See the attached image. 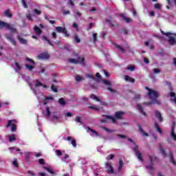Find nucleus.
Segmentation results:
<instances>
[{"instance_id": "obj_1", "label": "nucleus", "mask_w": 176, "mask_h": 176, "mask_svg": "<svg viewBox=\"0 0 176 176\" xmlns=\"http://www.w3.org/2000/svg\"><path fill=\"white\" fill-rule=\"evenodd\" d=\"M3 27H5L6 30H8V31H10V32H17L16 28H13V26L8 23L0 21V28H3Z\"/></svg>"}, {"instance_id": "obj_2", "label": "nucleus", "mask_w": 176, "mask_h": 176, "mask_svg": "<svg viewBox=\"0 0 176 176\" xmlns=\"http://www.w3.org/2000/svg\"><path fill=\"white\" fill-rule=\"evenodd\" d=\"M17 120H10L8 121V124L6 125L7 129H9L12 126L11 131L14 133V131H17Z\"/></svg>"}, {"instance_id": "obj_3", "label": "nucleus", "mask_w": 176, "mask_h": 176, "mask_svg": "<svg viewBox=\"0 0 176 176\" xmlns=\"http://www.w3.org/2000/svg\"><path fill=\"white\" fill-rule=\"evenodd\" d=\"M133 152L135 156L138 157V160H140V162H144L142 153H141V151H140V147L138 146V145L135 146V147L133 148Z\"/></svg>"}, {"instance_id": "obj_4", "label": "nucleus", "mask_w": 176, "mask_h": 176, "mask_svg": "<svg viewBox=\"0 0 176 176\" xmlns=\"http://www.w3.org/2000/svg\"><path fill=\"white\" fill-rule=\"evenodd\" d=\"M146 90H148V96L149 98H153V96H155V98H159V93L153 89H150L148 87H145Z\"/></svg>"}, {"instance_id": "obj_5", "label": "nucleus", "mask_w": 176, "mask_h": 176, "mask_svg": "<svg viewBox=\"0 0 176 176\" xmlns=\"http://www.w3.org/2000/svg\"><path fill=\"white\" fill-rule=\"evenodd\" d=\"M152 101L150 102H145L143 103V105H152V104H157V105H160V102L157 100V98H155V96H153V98H150Z\"/></svg>"}, {"instance_id": "obj_6", "label": "nucleus", "mask_w": 176, "mask_h": 176, "mask_svg": "<svg viewBox=\"0 0 176 176\" xmlns=\"http://www.w3.org/2000/svg\"><path fill=\"white\" fill-rule=\"evenodd\" d=\"M87 78H89V79H92V80H96V82H100V80L101 79V75L100 74V73H96V77H94V75L92 74H87Z\"/></svg>"}, {"instance_id": "obj_7", "label": "nucleus", "mask_w": 176, "mask_h": 176, "mask_svg": "<svg viewBox=\"0 0 176 176\" xmlns=\"http://www.w3.org/2000/svg\"><path fill=\"white\" fill-rule=\"evenodd\" d=\"M5 38L7 41H9L14 46H16L17 44L14 38H13V34H6Z\"/></svg>"}, {"instance_id": "obj_8", "label": "nucleus", "mask_w": 176, "mask_h": 176, "mask_svg": "<svg viewBox=\"0 0 176 176\" xmlns=\"http://www.w3.org/2000/svg\"><path fill=\"white\" fill-rule=\"evenodd\" d=\"M38 58L39 60H49L50 55L47 52H43L38 55Z\"/></svg>"}, {"instance_id": "obj_9", "label": "nucleus", "mask_w": 176, "mask_h": 176, "mask_svg": "<svg viewBox=\"0 0 176 176\" xmlns=\"http://www.w3.org/2000/svg\"><path fill=\"white\" fill-rule=\"evenodd\" d=\"M148 159L150 160L151 162V165L147 166L146 168L147 170H149L150 171H152L153 170V160L154 159H157L156 157H152L151 155H148Z\"/></svg>"}, {"instance_id": "obj_10", "label": "nucleus", "mask_w": 176, "mask_h": 176, "mask_svg": "<svg viewBox=\"0 0 176 176\" xmlns=\"http://www.w3.org/2000/svg\"><path fill=\"white\" fill-rule=\"evenodd\" d=\"M170 137H171L172 140H174L175 141H176L175 122H173V126L171 127Z\"/></svg>"}, {"instance_id": "obj_11", "label": "nucleus", "mask_w": 176, "mask_h": 176, "mask_svg": "<svg viewBox=\"0 0 176 176\" xmlns=\"http://www.w3.org/2000/svg\"><path fill=\"white\" fill-rule=\"evenodd\" d=\"M73 57H77V62L78 64H82V63H85V57H80V56H79V54L78 53H74L73 54Z\"/></svg>"}, {"instance_id": "obj_12", "label": "nucleus", "mask_w": 176, "mask_h": 176, "mask_svg": "<svg viewBox=\"0 0 176 176\" xmlns=\"http://www.w3.org/2000/svg\"><path fill=\"white\" fill-rule=\"evenodd\" d=\"M106 168L108 169L107 170L108 174H115V170H113V168L112 167V165L109 162H107L106 164Z\"/></svg>"}, {"instance_id": "obj_13", "label": "nucleus", "mask_w": 176, "mask_h": 176, "mask_svg": "<svg viewBox=\"0 0 176 176\" xmlns=\"http://www.w3.org/2000/svg\"><path fill=\"white\" fill-rule=\"evenodd\" d=\"M123 115H124V112L123 111H116L115 113V118L116 119L122 120L123 119Z\"/></svg>"}, {"instance_id": "obj_14", "label": "nucleus", "mask_w": 176, "mask_h": 176, "mask_svg": "<svg viewBox=\"0 0 176 176\" xmlns=\"http://www.w3.org/2000/svg\"><path fill=\"white\" fill-rule=\"evenodd\" d=\"M155 118L158 119L159 122H163V117L162 116V113L159 111H155Z\"/></svg>"}, {"instance_id": "obj_15", "label": "nucleus", "mask_w": 176, "mask_h": 176, "mask_svg": "<svg viewBox=\"0 0 176 176\" xmlns=\"http://www.w3.org/2000/svg\"><path fill=\"white\" fill-rule=\"evenodd\" d=\"M138 127L139 129V131L142 134L144 137H148L149 134H148L146 132L144 131V129H142V127H141V125H138Z\"/></svg>"}, {"instance_id": "obj_16", "label": "nucleus", "mask_w": 176, "mask_h": 176, "mask_svg": "<svg viewBox=\"0 0 176 176\" xmlns=\"http://www.w3.org/2000/svg\"><path fill=\"white\" fill-rule=\"evenodd\" d=\"M137 108L139 110V112H140V113H142L143 116H146V113L144 111V109L142 108V106H141V104H138Z\"/></svg>"}, {"instance_id": "obj_17", "label": "nucleus", "mask_w": 176, "mask_h": 176, "mask_svg": "<svg viewBox=\"0 0 176 176\" xmlns=\"http://www.w3.org/2000/svg\"><path fill=\"white\" fill-rule=\"evenodd\" d=\"M34 31L36 35H41V34H42V30L36 25L34 27Z\"/></svg>"}, {"instance_id": "obj_18", "label": "nucleus", "mask_w": 176, "mask_h": 176, "mask_svg": "<svg viewBox=\"0 0 176 176\" xmlns=\"http://www.w3.org/2000/svg\"><path fill=\"white\" fill-rule=\"evenodd\" d=\"M3 15L6 16V17H9L10 19L13 17V14L10 13V10L8 9L3 12Z\"/></svg>"}, {"instance_id": "obj_19", "label": "nucleus", "mask_w": 176, "mask_h": 176, "mask_svg": "<svg viewBox=\"0 0 176 176\" xmlns=\"http://www.w3.org/2000/svg\"><path fill=\"white\" fill-rule=\"evenodd\" d=\"M159 148L162 156H164V157L165 156H167V153H166V151H164V148H163V146H162V143L159 144Z\"/></svg>"}, {"instance_id": "obj_20", "label": "nucleus", "mask_w": 176, "mask_h": 176, "mask_svg": "<svg viewBox=\"0 0 176 176\" xmlns=\"http://www.w3.org/2000/svg\"><path fill=\"white\" fill-rule=\"evenodd\" d=\"M17 39L18 41H19L20 43H21L22 45H27V43H28V41L23 38H21V36H17Z\"/></svg>"}, {"instance_id": "obj_21", "label": "nucleus", "mask_w": 176, "mask_h": 176, "mask_svg": "<svg viewBox=\"0 0 176 176\" xmlns=\"http://www.w3.org/2000/svg\"><path fill=\"white\" fill-rule=\"evenodd\" d=\"M87 131H91V133H92V134H95V135L96 137L100 136V134L98 133V132H97L95 130H94L93 129L90 128V126H87Z\"/></svg>"}, {"instance_id": "obj_22", "label": "nucleus", "mask_w": 176, "mask_h": 176, "mask_svg": "<svg viewBox=\"0 0 176 176\" xmlns=\"http://www.w3.org/2000/svg\"><path fill=\"white\" fill-rule=\"evenodd\" d=\"M168 42L169 45H173L175 43H176L175 38L174 36H170Z\"/></svg>"}, {"instance_id": "obj_23", "label": "nucleus", "mask_w": 176, "mask_h": 176, "mask_svg": "<svg viewBox=\"0 0 176 176\" xmlns=\"http://www.w3.org/2000/svg\"><path fill=\"white\" fill-rule=\"evenodd\" d=\"M154 127L156 129L157 133L163 134V131L161 129L160 126H159V124H157V122H155Z\"/></svg>"}, {"instance_id": "obj_24", "label": "nucleus", "mask_w": 176, "mask_h": 176, "mask_svg": "<svg viewBox=\"0 0 176 176\" xmlns=\"http://www.w3.org/2000/svg\"><path fill=\"white\" fill-rule=\"evenodd\" d=\"M65 29H66L65 27L63 28V27L57 26L56 28V32L63 34L65 31Z\"/></svg>"}, {"instance_id": "obj_25", "label": "nucleus", "mask_w": 176, "mask_h": 176, "mask_svg": "<svg viewBox=\"0 0 176 176\" xmlns=\"http://www.w3.org/2000/svg\"><path fill=\"white\" fill-rule=\"evenodd\" d=\"M114 46L116 49H118L120 52H122V53H126V50L122 47V45H119L118 44H114Z\"/></svg>"}, {"instance_id": "obj_26", "label": "nucleus", "mask_w": 176, "mask_h": 176, "mask_svg": "<svg viewBox=\"0 0 176 176\" xmlns=\"http://www.w3.org/2000/svg\"><path fill=\"white\" fill-rule=\"evenodd\" d=\"M124 79L126 82H131V83H134L135 82V79H134L129 76H125Z\"/></svg>"}, {"instance_id": "obj_27", "label": "nucleus", "mask_w": 176, "mask_h": 176, "mask_svg": "<svg viewBox=\"0 0 176 176\" xmlns=\"http://www.w3.org/2000/svg\"><path fill=\"white\" fill-rule=\"evenodd\" d=\"M9 142H13V141H16V135L11 134L8 136Z\"/></svg>"}, {"instance_id": "obj_28", "label": "nucleus", "mask_w": 176, "mask_h": 176, "mask_svg": "<svg viewBox=\"0 0 176 176\" xmlns=\"http://www.w3.org/2000/svg\"><path fill=\"white\" fill-rule=\"evenodd\" d=\"M90 98H91L92 100H95L97 102L101 101V99L97 97V96H96L94 94L90 95Z\"/></svg>"}, {"instance_id": "obj_29", "label": "nucleus", "mask_w": 176, "mask_h": 176, "mask_svg": "<svg viewBox=\"0 0 176 176\" xmlns=\"http://www.w3.org/2000/svg\"><path fill=\"white\" fill-rule=\"evenodd\" d=\"M90 98H91L92 100H95L97 102L101 101V99L97 97V96H96L94 94L90 95Z\"/></svg>"}, {"instance_id": "obj_30", "label": "nucleus", "mask_w": 176, "mask_h": 176, "mask_svg": "<svg viewBox=\"0 0 176 176\" xmlns=\"http://www.w3.org/2000/svg\"><path fill=\"white\" fill-rule=\"evenodd\" d=\"M102 116L103 118H105L101 119V120H100V122L101 123H107V122H108V120H109V118H107L108 116H109L103 115V116Z\"/></svg>"}, {"instance_id": "obj_31", "label": "nucleus", "mask_w": 176, "mask_h": 176, "mask_svg": "<svg viewBox=\"0 0 176 176\" xmlns=\"http://www.w3.org/2000/svg\"><path fill=\"white\" fill-rule=\"evenodd\" d=\"M44 170H46L50 174H52V175H54V171L53 170L50 169V168L47 166H43Z\"/></svg>"}, {"instance_id": "obj_32", "label": "nucleus", "mask_w": 176, "mask_h": 176, "mask_svg": "<svg viewBox=\"0 0 176 176\" xmlns=\"http://www.w3.org/2000/svg\"><path fill=\"white\" fill-rule=\"evenodd\" d=\"M123 160L122 159L119 160V166H118V171H120L122 168H123Z\"/></svg>"}, {"instance_id": "obj_33", "label": "nucleus", "mask_w": 176, "mask_h": 176, "mask_svg": "<svg viewBox=\"0 0 176 176\" xmlns=\"http://www.w3.org/2000/svg\"><path fill=\"white\" fill-rule=\"evenodd\" d=\"M102 130H104V131H107V133H115V130L113 129H109L107 128V126H102Z\"/></svg>"}, {"instance_id": "obj_34", "label": "nucleus", "mask_w": 176, "mask_h": 176, "mask_svg": "<svg viewBox=\"0 0 176 176\" xmlns=\"http://www.w3.org/2000/svg\"><path fill=\"white\" fill-rule=\"evenodd\" d=\"M126 69H127V71H131V72H133V71H135L136 67H135V66H134V65H129L127 67Z\"/></svg>"}, {"instance_id": "obj_35", "label": "nucleus", "mask_w": 176, "mask_h": 176, "mask_svg": "<svg viewBox=\"0 0 176 176\" xmlns=\"http://www.w3.org/2000/svg\"><path fill=\"white\" fill-rule=\"evenodd\" d=\"M42 38L44 41L47 42V43H49L50 46H53V43L51 42L50 40H49L46 36H43Z\"/></svg>"}, {"instance_id": "obj_36", "label": "nucleus", "mask_w": 176, "mask_h": 176, "mask_svg": "<svg viewBox=\"0 0 176 176\" xmlns=\"http://www.w3.org/2000/svg\"><path fill=\"white\" fill-rule=\"evenodd\" d=\"M15 65H16V68H15L16 72H17L18 70L21 71V69H22V68H23V67H21L20 64L17 62L15 63Z\"/></svg>"}, {"instance_id": "obj_37", "label": "nucleus", "mask_w": 176, "mask_h": 176, "mask_svg": "<svg viewBox=\"0 0 176 176\" xmlns=\"http://www.w3.org/2000/svg\"><path fill=\"white\" fill-rule=\"evenodd\" d=\"M107 119L111 120L112 123H116V118L112 117V116H107Z\"/></svg>"}, {"instance_id": "obj_38", "label": "nucleus", "mask_w": 176, "mask_h": 176, "mask_svg": "<svg viewBox=\"0 0 176 176\" xmlns=\"http://www.w3.org/2000/svg\"><path fill=\"white\" fill-rule=\"evenodd\" d=\"M58 102H59L60 105H65V104H66V102L64 100V98H59Z\"/></svg>"}, {"instance_id": "obj_39", "label": "nucleus", "mask_w": 176, "mask_h": 176, "mask_svg": "<svg viewBox=\"0 0 176 176\" xmlns=\"http://www.w3.org/2000/svg\"><path fill=\"white\" fill-rule=\"evenodd\" d=\"M74 41L76 42V43H80V38H79L78 34H74Z\"/></svg>"}, {"instance_id": "obj_40", "label": "nucleus", "mask_w": 176, "mask_h": 176, "mask_svg": "<svg viewBox=\"0 0 176 176\" xmlns=\"http://www.w3.org/2000/svg\"><path fill=\"white\" fill-rule=\"evenodd\" d=\"M25 68L28 70V71H32L34 69V66L30 65H25Z\"/></svg>"}, {"instance_id": "obj_41", "label": "nucleus", "mask_w": 176, "mask_h": 176, "mask_svg": "<svg viewBox=\"0 0 176 176\" xmlns=\"http://www.w3.org/2000/svg\"><path fill=\"white\" fill-rule=\"evenodd\" d=\"M90 109H94V111H100V107L98 106H89Z\"/></svg>"}, {"instance_id": "obj_42", "label": "nucleus", "mask_w": 176, "mask_h": 176, "mask_svg": "<svg viewBox=\"0 0 176 176\" xmlns=\"http://www.w3.org/2000/svg\"><path fill=\"white\" fill-rule=\"evenodd\" d=\"M68 61H69V63H71L72 64H78V62H77V60H76V59H75V58H69V60H68Z\"/></svg>"}, {"instance_id": "obj_43", "label": "nucleus", "mask_w": 176, "mask_h": 176, "mask_svg": "<svg viewBox=\"0 0 176 176\" xmlns=\"http://www.w3.org/2000/svg\"><path fill=\"white\" fill-rule=\"evenodd\" d=\"M21 3L23 8H25V9L28 8V5L27 4V2L25 1V0H21Z\"/></svg>"}, {"instance_id": "obj_44", "label": "nucleus", "mask_w": 176, "mask_h": 176, "mask_svg": "<svg viewBox=\"0 0 176 176\" xmlns=\"http://www.w3.org/2000/svg\"><path fill=\"white\" fill-rule=\"evenodd\" d=\"M35 87H38V86H43V84L42 82H39V80H35Z\"/></svg>"}, {"instance_id": "obj_45", "label": "nucleus", "mask_w": 176, "mask_h": 176, "mask_svg": "<svg viewBox=\"0 0 176 176\" xmlns=\"http://www.w3.org/2000/svg\"><path fill=\"white\" fill-rule=\"evenodd\" d=\"M120 34H124V35H127V34H129V30H126V28L122 29Z\"/></svg>"}, {"instance_id": "obj_46", "label": "nucleus", "mask_w": 176, "mask_h": 176, "mask_svg": "<svg viewBox=\"0 0 176 176\" xmlns=\"http://www.w3.org/2000/svg\"><path fill=\"white\" fill-rule=\"evenodd\" d=\"M102 82L104 85H105V86H111V82L107 80H102Z\"/></svg>"}, {"instance_id": "obj_47", "label": "nucleus", "mask_w": 176, "mask_h": 176, "mask_svg": "<svg viewBox=\"0 0 176 176\" xmlns=\"http://www.w3.org/2000/svg\"><path fill=\"white\" fill-rule=\"evenodd\" d=\"M161 34H162V35H165L166 36H170V35L173 34L171 32H164L163 30H161Z\"/></svg>"}, {"instance_id": "obj_48", "label": "nucleus", "mask_w": 176, "mask_h": 176, "mask_svg": "<svg viewBox=\"0 0 176 176\" xmlns=\"http://www.w3.org/2000/svg\"><path fill=\"white\" fill-rule=\"evenodd\" d=\"M30 153H25V160H27V162H30Z\"/></svg>"}, {"instance_id": "obj_49", "label": "nucleus", "mask_w": 176, "mask_h": 176, "mask_svg": "<svg viewBox=\"0 0 176 176\" xmlns=\"http://www.w3.org/2000/svg\"><path fill=\"white\" fill-rule=\"evenodd\" d=\"M26 61L31 63L32 64V65H35V61H34V60H32L31 58L27 57Z\"/></svg>"}, {"instance_id": "obj_50", "label": "nucleus", "mask_w": 176, "mask_h": 176, "mask_svg": "<svg viewBox=\"0 0 176 176\" xmlns=\"http://www.w3.org/2000/svg\"><path fill=\"white\" fill-rule=\"evenodd\" d=\"M46 116L49 117L50 116V108L49 107V106L46 107Z\"/></svg>"}, {"instance_id": "obj_51", "label": "nucleus", "mask_w": 176, "mask_h": 176, "mask_svg": "<svg viewBox=\"0 0 176 176\" xmlns=\"http://www.w3.org/2000/svg\"><path fill=\"white\" fill-rule=\"evenodd\" d=\"M12 164L14 166V167H19V162H17V159L14 160L13 162H12Z\"/></svg>"}, {"instance_id": "obj_52", "label": "nucleus", "mask_w": 176, "mask_h": 176, "mask_svg": "<svg viewBox=\"0 0 176 176\" xmlns=\"http://www.w3.org/2000/svg\"><path fill=\"white\" fill-rule=\"evenodd\" d=\"M63 34H64L65 36H66L67 38H69V36H70V34L68 33V31H67V28L63 32Z\"/></svg>"}, {"instance_id": "obj_53", "label": "nucleus", "mask_w": 176, "mask_h": 176, "mask_svg": "<svg viewBox=\"0 0 176 176\" xmlns=\"http://www.w3.org/2000/svg\"><path fill=\"white\" fill-rule=\"evenodd\" d=\"M71 144L72 145H73L74 148H76V140L75 139L72 140Z\"/></svg>"}, {"instance_id": "obj_54", "label": "nucleus", "mask_w": 176, "mask_h": 176, "mask_svg": "<svg viewBox=\"0 0 176 176\" xmlns=\"http://www.w3.org/2000/svg\"><path fill=\"white\" fill-rule=\"evenodd\" d=\"M51 89L53 91H54V93H57V91H58V89L57 88L54 87V85H52Z\"/></svg>"}, {"instance_id": "obj_55", "label": "nucleus", "mask_w": 176, "mask_h": 176, "mask_svg": "<svg viewBox=\"0 0 176 176\" xmlns=\"http://www.w3.org/2000/svg\"><path fill=\"white\" fill-rule=\"evenodd\" d=\"M34 12L35 13V14H38V15H39V14H41L42 13V12H41V10H38L36 9V8H35V9L34 10Z\"/></svg>"}, {"instance_id": "obj_56", "label": "nucleus", "mask_w": 176, "mask_h": 176, "mask_svg": "<svg viewBox=\"0 0 176 176\" xmlns=\"http://www.w3.org/2000/svg\"><path fill=\"white\" fill-rule=\"evenodd\" d=\"M38 163H39V164H41L42 166H43V164H45V160L43 158L39 159Z\"/></svg>"}, {"instance_id": "obj_57", "label": "nucleus", "mask_w": 176, "mask_h": 176, "mask_svg": "<svg viewBox=\"0 0 176 176\" xmlns=\"http://www.w3.org/2000/svg\"><path fill=\"white\" fill-rule=\"evenodd\" d=\"M93 38H94V43H96V42H97V33L93 34Z\"/></svg>"}, {"instance_id": "obj_58", "label": "nucleus", "mask_w": 176, "mask_h": 176, "mask_svg": "<svg viewBox=\"0 0 176 176\" xmlns=\"http://www.w3.org/2000/svg\"><path fill=\"white\" fill-rule=\"evenodd\" d=\"M26 17H27L28 19L30 20V21H32V15L31 14H28L26 15Z\"/></svg>"}, {"instance_id": "obj_59", "label": "nucleus", "mask_w": 176, "mask_h": 176, "mask_svg": "<svg viewBox=\"0 0 176 176\" xmlns=\"http://www.w3.org/2000/svg\"><path fill=\"white\" fill-rule=\"evenodd\" d=\"M76 122H77V123H82V120L80 119V117L76 116Z\"/></svg>"}, {"instance_id": "obj_60", "label": "nucleus", "mask_w": 176, "mask_h": 176, "mask_svg": "<svg viewBox=\"0 0 176 176\" xmlns=\"http://www.w3.org/2000/svg\"><path fill=\"white\" fill-rule=\"evenodd\" d=\"M76 82H80V80H82V77H80V76H79V75H77L76 76Z\"/></svg>"}, {"instance_id": "obj_61", "label": "nucleus", "mask_w": 176, "mask_h": 176, "mask_svg": "<svg viewBox=\"0 0 176 176\" xmlns=\"http://www.w3.org/2000/svg\"><path fill=\"white\" fill-rule=\"evenodd\" d=\"M124 20L126 21V23H130V21H131V19L127 18L126 16H124Z\"/></svg>"}, {"instance_id": "obj_62", "label": "nucleus", "mask_w": 176, "mask_h": 176, "mask_svg": "<svg viewBox=\"0 0 176 176\" xmlns=\"http://www.w3.org/2000/svg\"><path fill=\"white\" fill-rule=\"evenodd\" d=\"M153 72L154 74H160V69H157V68L153 69Z\"/></svg>"}, {"instance_id": "obj_63", "label": "nucleus", "mask_w": 176, "mask_h": 176, "mask_svg": "<svg viewBox=\"0 0 176 176\" xmlns=\"http://www.w3.org/2000/svg\"><path fill=\"white\" fill-rule=\"evenodd\" d=\"M107 90H109V91H111V93H116V90L111 89V87H107Z\"/></svg>"}, {"instance_id": "obj_64", "label": "nucleus", "mask_w": 176, "mask_h": 176, "mask_svg": "<svg viewBox=\"0 0 176 176\" xmlns=\"http://www.w3.org/2000/svg\"><path fill=\"white\" fill-rule=\"evenodd\" d=\"M56 154L58 156H63V153H61V151L60 150H56Z\"/></svg>"}]
</instances>
